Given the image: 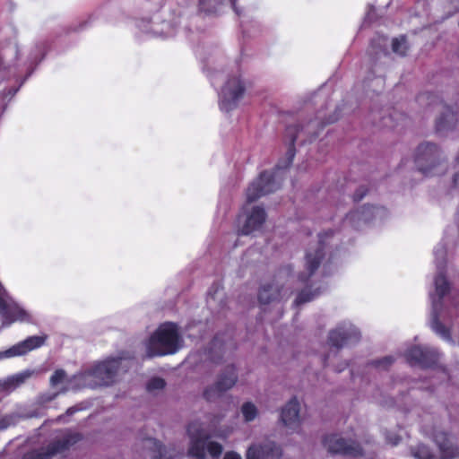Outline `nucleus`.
I'll list each match as a JSON object with an SVG mask.
<instances>
[{
  "label": "nucleus",
  "instance_id": "obj_1",
  "mask_svg": "<svg viewBox=\"0 0 459 459\" xmlns=\"http://www.w3.org/2000/svg\"><path fill=\"white\" fill-rule=\"evenodd\" d=\"M181 336L178 325L164 323L150 336L146 344L148 358L175 354L181 347Z\"/></svg>",
  "mask_w": 459,
  "mask_h": 459
},
{
  "label": "nucleus",
  "instance_id": "obj_2",
  "mask_svg": "<svg viewBox=\"0 0 459 459\" xmlns=\"http://www.w3.org/2000/svg\"><path fill=\"white\" fill-rule=\"evenodd\" d=\"M414 162L418 170L425 177L440 175L446 169L441 158L440 149L432 143H424L418 146Z\"/></svg>",
  "mask_w": 459,
  "mask_h": 459
},
{
  "label": "nucleus",
  "instance_id": "obj_3",
  "mask_svg": "<svg viewBox=\"0 0 459 459\" xmlns=\"http://www.w3.org/2000/svg\"><path fill=\"white\" fill-rule=\"evenodd\" d=\"M120 364V359L99 362L82 373V379L92 388L111 385L115 383Z\"/></svg>",
  "mask_w": 459,
  "mask_h": 459
},
{
  "label": "nucleus",
  "instance_id": "obj_4",
  "mask_svg": "<svg viewBox=\"0 0 459 459\" xmlns=\"http://www.w3.org/2000/svg\"><path fill=\"white\" fill-rule=\"evenodd\" d=\"M419 102L428 101L429 106L440 104L444 110L441 116L436 121V132L443 133L445 131L453 130L458 122V108L457 106H448L444 104L443 100H439L438 97L430 92L420 93L417 98Z\"/></svg>",
  "mask_w": 459,
  "mask_h": 459
},
{
  "label": "nucleus",
  "instance_id": "obj_5",
  "mask_svg": "<svg viewBox=\"0 0 459 459\" xmlns=\"http://www.w3.org/2000/svg\"><path fill=\"white\" fill-rule=\"evenodd\" d=\"M81 439L82 436L79 433L69 434L60 439L50 442L47 446L25 453L22 459H51L56 455L68 450Z\"/></svg>",
  "mask_w": 459,
  "mask_h": 459
},
{
  "label": "nucleus",
  "instance_id": "obj_6",
  "mask_svg": "<svg viewBox=\"0 0 459 459\" xmlns=\"http://www.w3.org/2000/svg\"><path fill=\"white\" fill-rule=\"evenodd\" d=\"M246 86L240 76H232L228 79L221 89L220 108L222 111L230 112L235 109L243 98Z\"/></svg>",
  "mask_w": 459,
  "mask_h": 459
},
{
  "label": "nucleus",
  "instance_id": "obj_7",
  "mask_svg": "<svg viewBox=\"0 0 459 459\" xmlns=\"http://www.w3.org/2000/svg\"><path fill=\"white\" fill-rule=\"evenodd\" d=\"M280 187L275 181V175L273 171H262L247 189V202L251 204L263 195L276 191Z\"/></svg>",
  "mask_w": 459,
  "mask_h": 459
},
{
  "label": "nucleus",
  "instance_id": "obj_8",
  "mask_svg": "<svg viewBox=\"0 0 459 459\" xmlns=\"http://www.w3.org/2000/svg\"><path fill=\"white\" fill-rule=\"evenodd\" d=\"M325 257L324 236L319 234V241L316 248L308 249L305 255L304 272L298 275V280L302 284H308L311 277L316 273Z\"/></svg>",
  "mask_w": 459,
  "mask_h": 459
},
{
  "label": "nucleus",
  "instance_id": "obj_9",
  "mask_svg": "<svg viewBox=\"0 0 459 459\" xmlns=\"http://www.w3.org/2000/svg\"><path fill=\"white\" fill-rule=\"evenodd\" d=\"M238 380L237 369L234 365H228L218 376L213 385L208 386L204 391L205 400L212 402L222 395L226 391L232 388Z\"/></svg>",
  "mask_w": 459,
  "mask_h": 459
},
{
  "label": "nucleus",
  "instance_id": "obj_10",
  "mask_svg": "<svg viewBox=\"0 0 459 459\" xmlns=\"http://www.w3.org/2000/svg\"><path fill=\"white\" fill-rule=\"evenodd\" d=\"M323 444L328 452L333 455H349L353 457L363 455L362 448L358 443H348L343 437L336 434L325 436L323 439Z\"/></svg>",
  "mask_w": 459,
  "mask_h": 459
},
{
  "label": "nucleus",
  "instance_id": "obj_11",
  "mask_svg": "<svg viewBox=\"0 0 459 459\" xmlns=\"http://www.w3.org/2000/svg\"><path fill=\"white\" fill-rule=\"evenodd\" d=\"M360 339L359 331L352 325L342 324L329 332L328 343L337 350L356 343Z\"/></svg>",
  "mask_w": 459,
  "mask_h": 459
},
{
  "label": "nucleus",
  "instance_id": "obj_12",
  "mask_svg": "<svg viewBox=\"0 0 459 459\" xmlns=\"http://www.w3.org/2000/svg\"><path fill=\"white\" fill-rule=\"evenodd\" d=\"M404 356L411 366H419L421 368H433L438 361V354L435 350L419 345L408 349Z\"/></svg>",
  "mask_w": 459,
  "mask_h": 459
},
{
  "label": "nucleus",
  "instance_id": "obj_13",
  "mask_svg": "<svg viewBox=\"0 0 459 459\" xmlns=\"http://www.w3.org/2000/svg\"><path fill=\"white\" fill-rule=\"evenodd\" d=\"M433 442L437 447L440 459H455L459 457V446L455 437L443 430L433 433Z\"/></svg>",
  "mask_w": 459,
  "mask_h": 459
},
{
  "label": "nucleus",
  "instance_id": "obj_14",
  "mask_svg": "<svg viewBox=\"0 0 459 459\" xmlns=\"http://www.w3.org/2000/svg\"><path fill=\"white\" fill-rule=\"evenodd\" d=\"M282 455L281 446L273 441H265L251 445L246 453V459H280Z\"/></svg>",
  "mask_w": 459,
  "mask_h": 459
},
{
  "label": "nucleus",
  "instance_id": "obj_15",
  "mask_svg": "<svg viewBox=\"0 0 459 459\" xmlns=\"http://www.w3.org/2000/svg\"><path fill=\"white\" fill-rule=\"evenodd\" d=\"M300 130L299 125L288 126L285 129L284 138L288 141V149L286 152L285 158L280 160L275 166L276 170L286 169L290 168L293 162V159L296 154L295 143Z\"/></svg>",
  "mask_w": 459,
  "mask_h": 459
},
{
  "label": "nucleus",
  "instance_id": "obj_16",
  "mask_svg": "<svg viewBox=\"0 0 459 459\" xmlns=\"http://www.w3.org/2000/svg\"><path fill=\"white\" fill-rule=\"evenodd\" d=\"M48 339L46 334L29 336L4 351L5 357L22 356L43 346Z\"/></svg>",
  "mask_w": 459,
  "mask_h": 459
},
{
  "label": "nucleus",
  "instance_id": "obj_17",
  "mask_svg": "<svg viewBox=\"0 0 459 459\" xmlns=\"http://www.w3.org/2000/svg\"><path fill=\"white\" fill-rule=\"evenodd\" d=\"M0 316L4 325H11L16 321L29 322L30 315L16 303H8L5 299L0 306Z\"/></svg>",
  "mask_w": 459,
  "mask_h": 459
},
{
  "label": "nucleus",
  "instance_id": "obj_18",
  "mask_svg": "<svg viewBox=\"0 0 459 459\" xmlns=\"http://www.w3.org/2000/svg\"><path fill=\"white\" fill-rule=\"evenodd\" d=\"M266 220V212L261 206L253 207L251 212L247 215V220L240 230L238 235H249L255 230L260 229Z\"/></svg>",
  "mask_w": 459,
  "mask_h": 459
},
{
  "label": "nucleus",
  "instance_id": "obj_19",
  "mask_svg": "<svg viewBox=\"0 0 459 459\" xmlns=\"http://www.w3.org/2000/svg\"><path fill=\"white\" fill-rule=\"evenodd\" d=\"M281 420L291 429H297L299 427V403L296 397L290 399L282 408Z\"/></svg>",
  "mask_w": 459,
  "mask_h": 459
},
{
  "label": "nucleus",
  "instance_id": "obj_20",
  "mask_svg": "<svg viewBox=\"0 0 459 459\" xmlns=\"http://www.w3.org/2000/svg\"><path fill=\"white\" fill-rule=\"evenodd\" d=\"M224 1L225 0H199L198 10L207 15H215L221 11ZM230 3L232 8L237 12V0H230Z\"/></svg>",
  "mask_w": 459,
  "mask_h": 459
},
{
  "label": "nucleus",
  "instance_id": "obj_21",
  "mask_svg": "<svg viewBox=\"0 0 459 459\" xmlns=\"http://www.w3.org/2000/svg\"><path fill=\"white\" fill-rule=\"evenodd\" d=\"M281 289L274 283L264 284L258 292V300L261 304L266 305L279 299Z\"/></svg>",
  "mask_w": 459,
  "mask_h": 459
},
{
  "label": "nucleus",
  "instance_id": "obj_22",
  "mask_svg": "<svg viewBox=\"0 0 459 459\" xmlns=\"http://www.w3.org/2000/svg\"><path fill=\"white\" fill-rule=\"evenodd\" d=\"M210 438L209 435L205 437L190 438L188 455L196 459L205 458L206 442Z\"/></svg>",
  "mask_w": 459,
  "mask_h": 459
},
{
  "label": "nucleus",
  "instance_id": "obj_23",
  "mask_svg": "<svg viewBox=\"0 0 459 459\" xmlns=\"http://www.w3.org/2000/svg\"><path fill=\"white\" fill-rule=\"evenodd\" d=\"M320 293H321L320 288H316L314 290L305 288L298 293V295L293 302V305L295 307H299L302 304H305L307 302L313 300L315 298L319 296Z\"/></svg>",
  "mask_w": 459,
  "mask_h": 459
},
{
  "label": "nucleus",
  "instance_id": "obj_24",
  "mask_svg": "<svg viewBox=\"0 0 459 459\" xmlns=\"http://www.w3.org/2000/svg\"><path fill=\"white\" fill-rule=\"evenodd\" d=\"M435 289L436 293L439 298V301L443 299V298L449 293L450 291V283L447 281L446 277L443 273H439L435 277Z\"/></svg>",
  "mask_w": 459,
  "mask_h": 459
},
{
  "label": "nucleus",
  "instance_id": "obj_25",
  "mask_svg": "<svg viewBox=\"0 0 459 459\" xmlns=\"http://www.w3.org/2000/svg\"><path fill=\"white\" fill-rule=\"evenodd\" d=\"M375 206L367 204L362 206L359 210L351 212L346 215V218L350 219L351 221L358 219L359 221H368L371 219V216H368V213L372 215Z\"/></svg>",
  "mask_w": 459,
  "mask_h": 459
},
{
  "label": "nucleus",
  "instance_id": "obj_26",
  "mask_svg": "<svg viewBox=\"0 0 459 459\" xmlns=\"http://www.w3.org/2000/svg\"><path fill=\"white\" fill-rule=\"evenodd\" d=\"M186 432L190 438L202 437L208 435L203 429V424L198 420L190 422L187 425Z\"/></svg>",
  "mask_w": 459,
  "mask_h": 459
},
{
  "label": "nucleus",
  "instance_id": "obj_27",
  "mask_svg": "<svg viewBox=\"0 0 459 459\" xmlns=\"http://www.w3.org/2000/svg\"><path fill=\"white\" fill-rule=\"evenodd\" d=\"M432 328L433 330L439 334L442 338L452 341L450 329L447 328L436 316L432 321Z\"/></svg>",
  "mask_w": 459,
  "mask_h": 459
},
{
  "label": "nucleus",
  "instance_id": "obj_28",
  "mask_svg": "<svg viewBox=\"0 0 459 459\" xmlns=\"http://www.w3.org/2000/svg\"><path fill=\"white\" fill-rule=\"evenodd\" d=\"M241 412L243 414L245 421L247 422L253 421L258 414L257 408L251 402H247L243 403L241 407Z\"/></svg>",
  "mask_w": 459,
  "mask_h": 459
},
{
  "label": "nucleus",
  "instance_id": "obj_29",
  "mask_svg": "<svg viewBox=\"0 0 459 459\" xmlns=\"http://www.w3.org/2000/svg\"><path fill=\"white\" fill-rule=\"evenodd\" d=\"M412 455L419 459H434L430 447L424 444L417 445L412 450Z\"/></svg>",
  "mask_w": 459,
  "mask_h": 459
},
{
  "label": "nucleus",
  "instance_id": "obj_30",
  "mask_svg": "<svg viewBox=\"0 0 459 459\" xmlns=\"http://www.w3.org/2000/svg\"><path fill=\"white\" fill-rule=\"evenodd\" d=\"M392 50L400 56H405L408 50L406 38L404 36H402L401 38L393 39Z\"/></svg>",
  "mask_w": 459,
  "mask_h": 459
},
{
  "label": "nucleus",
  "instance_id": "obj_31",
  "mask_svg": "<svg viewBox=\"0 0 459 459\" xmlns=\"http://www.w3.org/2000/svg\"><path fill=\"white\" fill-rule=\"evenodd\" d=\"M165 385H166V382L163 378L152 377L148 381V383L146 385V389L149 392H152L155 390H162L165 387Z\"/></svg>",
  "mask_w": 459,
  "mask_h": 459
},
{
  "label": "nucleus",
  "instance_id": "obj_32",
  "mask_svg": "<svg viewBox=\"0 0 459 459\" xmlns=\"http://www.w3.org/2000/svg\"><path fill=\"white\" fill-rule=\"evenodd\" d=\"M394 362V359L392 356H385L379 359L372 360L369 364L377 368L388 369V368Z\"/></svg>",
  "mask_w": 459,
  "mask_h": 459
},
{
  "label": "nucleus",
  "instance_id": "obj_33",
  "mask_svg": "<svg viewBox=\"0 0 459 459\" xmlns=\"http://www.w3.org/2000/svg\"><path fill=\"white\" fill-rule=\"evenodd\" d=\"M66 378V372L62 369H56L54 371L52 376L50 377L49 383L51 386H56L59 384L63 383Z\"/></svg>",
  "mask_w": 459,
  "mask_h": 459
},
{
  "label": "nucleus",
  "instance_id": "obj_34",
  "mask_svg": "<svg viewBox=\"0 0 459 459\" xmlns=\"http://www.w3.org/2000/svg\"><path fill=\"white\" fill-rule=\"evenodd\" d=\"M206 449L212 457H219L223 450L222 446L216 441L206 442Z\"/></svg>",
  "mask_w": 459,
  "mask_h": 459
},
{
  "label": "nucleus",
  "instance_id": "obj_35",
  "mask_svg": "<svg viewBox=\"0 0 459 459\" xmlns=\"http://www.w3.org/2000/svg\"><path fill=\"white\" fill-rule=\"evenodd\" d=\"M368 189L365 186H359L354 193L352 198L354 202H359L368 194Z\"/></svg>",
  "mask_w": 459,
  "mask_h": 459
},
{
  "label": "nucleus",
  "instance_id": "obj_36",
  "mask_svg": "<svg viewBox=\"0 0 459 459\" xmlns=\"http://www.w3.org/2000/svg\"><path fill=\"white\" fill-rule=\"evenodd\" d=\"M157 452L152 455V459H165V446L160 443H155Z\"/></svg>",
  "mask_w": 459,
  "mask_h": 459
},
{
  "label": "nucleus",
  "instance_id": "obj_37",
  "mask_svg": "<svg viewBox=\"0 0 459 459\" xmlns=\"http://www.w3.org/2000/svg\"><path fill=\"white\" fill-rule=\"evenodd\" d=\"M223 459H242V457L235 451H229L225 453Z\"/></svg>",
  "mask_w": 459,
  "mask_h": 459
},
{
  "label": "nucleus",
  "instance_id": "obj_38",
  "mask_svg": "<svg viewBox=\"0 0 459 459\" xmlns=\"http://www.w3.org/2000/svg\"><path fill=\"white\" fill-rule=\"evenodd\" d=\"M386 439H387V442L389 444H391L392 446H396L401 441V437L399 436H397V435H394L392 437L391 436H387Z\"/></svg>",
  "mask_w": 459,
  "mask_h": 459
},
{
  "label": "nucleus",
  "instance_id": "obj_39",
  "mask_svg": "<svg viewBox=\"0 0 459 459\" xmlns=\"http://www.w3.org/2000/svg\"><path fill=\"white\" fill-rule=\"evenodd\" d=\"M78 411H79V409L77 407L72 406L66 410L65 414L68 416H71Z\"/></svg>",
  "mask_w": 459,
  "mask_h": 459
},
{
  "label": "nucleus",
  "instance_id": "obj_40",
  "mask_svg": "<svg viewBox=\"0 0 459 459\" xmlns=\"http://www.w3.org/2000/svg\"><path fill=\"white\" fill-rule=\"evenodd\" d=\"M453 184H454V186H459V172L456 173L455 176H454V178H453Z\"/></svg>",
  "mask_w": 459,
  "mask_h": 459
},
{
  "label": "nucleus",
  "instance_id": "obj_41",
  "mask_svg": "<svg viewBox=\"0 0 459 459\" xmlns=\"http://www.w3.org/2000/svg\"><path fill=\"white\" fill-rule=\"evenodd\" d=\"M4 292V290L2 286V284L0 283V306L2 305V301L4 299V298L3 297Z\"/></svg>",
  "mask_w": 459,
  "mask_h": 459
},
{
  "label": "nucleus",
  "instance_id": "obj_42",
  "mask_svg": "<svg viewBox=\"0 0 459 459\" xmlns=\"http://www.w3.org/2000/svg\"><path fill=\"white\" fill-rule=\"evenodd\" d=\"M325 235L326 237H332V236L333 235V230L326 231V232L325 233Z\"/></svg>",
  "mask_w": 459,
  "mask_h": 459
},
{
  "label": "nucleus",
  "instance_id": "obj_43",
  "mask_svg": "<svg viewBox=\"0 0 459 459\" xmlns=\"http://www.w3.org/2000/svg\"><path fill=\"white\" fill-rule=\"evenodd\" d=\"M389 119H390V120H393V119H394V115H393V114H390V116H389Z\"/></svg>",
  "mask_w": 459,
  "mask_h": 459
}]
</instances>
